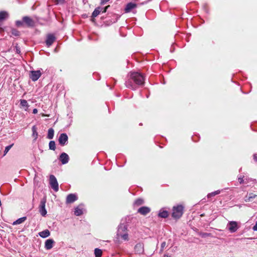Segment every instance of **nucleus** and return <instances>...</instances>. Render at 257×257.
<instances>
[{"label":"nucleus","instance_id":"nucleus-1","mask_svg":"<svg viewBox=\"0 0 257 257\" xmlns=\"http://www.w3.org/2000/svg\"><path fill=\"white\" fill-rule=\"evenodd\" d=\"M144 76L140 73L134 72L130 73L129 78L125 81L126 87L136 90L138 86H142L144 83Z\"/></svg>","mask_w":257,"mask_h":257},{"label":"nucleus","instance_id":"nucleus-2","mask_svg":"<svg viewBox=\"0 0 257 257\" xmlns=\"http://www.w3.org/2000/svg\"><path fill=\"white\" fill-rule=\"evenodd\" d=\"M184 212V206L182 205H177L172 208V216L173 218L178 219L183 215Z\"/></svg>","mask_w":257,"mask_h":257},{"label":"nucleus","instance_id":"nucleus-3","mask_svg":"<svg viewBox=\"0 0 257 257\" xmlns=\"http://www.w3.org/2000/svg\"><path fill=\"white\" fill-rule=\"evenodd\" d=\"M227 228L230 232L234 233L237 230L239 226L236 221H231L228 223Z\"/></svg>","mask_w":257,"mask_h":257},{"label":"nucleus","instance_id":"nucleus-4","mask_svg":"<svg viewBox=\"0 0 257 257\" xmlns=\"http://www.w3.org/2000/svg\"><path fill=\"white\" fill-rule=\"evenodd\" d=\"M50 184L51 188L57 192L59 190V185L56 177L53 175L50 176Z\"/></svg>","mask_w":257,"mask_h":257},{"label":"nucleus","instance_id":"nucleus-5","mask_svg":"<svg viewBox=\"0 0 257 257\" xmlns=\"http://www.w3.org/2000/svg\"><path fill=\"white\" fill-rule=\"evenodd\" d=\"M42 73L40 70H32L30 72V78L33 81H37L41 76Z\"/></svg>","mask_w":257,"mask_h":257},{"label":"nucleus","instance_id":"nucleus-6","mask_svg":"<svg viewBox=\"0 0 257 257\" xmlns=\"http://www.w3.org/2000/svg\"><path fill=\"white\" fill-rule=\"evenodd\" d=\"M46 202V199L44 197L40 202L39 206V211L42 216H45L47 214V211L45 208V204Z\"/></svg>","mask_w":257,"mask_h":257},{"label":"nucleus","instance_id":"nucleus-7","mask_svg":"<svg viewBox=\"0 0 257 257\" xmlns=\"http://www.w3.org/2000/svg\"><path fill=\"white\" fill-rule=\"evenodd\" d=\"M22 20L25 24L28 27H33L35 26V21L30 17H23Z\"/></svg>","mask_w":257,"mask_h":257},{"label":"nucleus","instance_id":"nucleus-8","mask_svg":"<svg viewBox=\"0 0 257 257\" xmlns=\"http://www.w3.org/2000/svg\"><path fill=\"white\" fill-rule=\"evenodd\" d=\"M68 136L65 134H61L58 139L59 143L61 146H64L66 145L68 143Z\"/></svg>","mask_w":257,"mask_h":257},{"label":"nucleus","instance_id":"nucleus-9","mask_svg":"<svg viewBox=\"0 0 257 257\" xmlns=\"http://www.w3.org/2000/svg\"><path fill=\"white\" fill-rule=\"evenodd\" d=\"M56 38L53 34H48L47 36L46 40V44L47 47H49L52 45L54 42L55 41Z\"/></svg>","mask_w":257,"mask_h":257},{"label":"nucleus","instance_id":"nucleus-10","mask_svg":"<svg viewBox=\"0 0 257 257\" xmlns=\"http://www.w3.org/2000/svg\"><path fill=\"white\" fill-rule=\"evenodd\" d=\"M127 226L124 224H121L118 227L117 231V236L118 238H119V236L123 234L124 232H126Z\"/></svg>","mask_w":257,"mask_h":257},{"label":"nucleus","instance_id":"nucleus-11","mask_svg":"<svg viewBox=\"0 0 257 257\" xmlns=\"http://www.w3.org/2000/svg\"><path fill=\"white\" fill-rule=\"evenodd\" d=\"M78 197L77 195L75 194H69L66 198V203H72L77 200Z\"/></svg>","mask_w":257,"mask_h":257},{"label":"nucleus","instance_id":"nucleus-12","mask_svg":"<svg viewBox=\"0 0 257 257\" xmlns=\"http://www.w3.org/2000/svg\"><path fill=\"white\" fill-rule=\"evenodd\" d=\"M150 211V208L147 206L141 207L138 210V212L143 215H146Z\"/></svg>","mask_w":257,"mask_h":257},{"label":"nucleus","instance_id":"nucleus-13","mask_svg":"<svg viewBox=\"0 0 257 257\" xmlns=\"http://www.w3.org/2000/svg\"><path fill=\"white\" fill-rule=\"evenodd\" d=\"M69 156L65 153H62L60 156V160L62 164H66L69 161Z\"/></svg>","mask_w":257,"mask_h":257},{"label":"nucleus","instance_id":"nucleus-14","mask_svg":"<svg viewBox=\"0 0 257 257\" xmlns=\"http://www.w3.org/2000/svg\"><path fill=\"white\" fill-rule=\"evenodd\" d=\"M135 251L139 254L144 252V244L142 243H138L135 246Z\"/></svg>","mask_w":257,"mask_h":257},{"label":"nucleus","instance_id":"nucleus-15","mask_svg":"<svg viewBox=\"0 0 257 257\" xmlns=\"http://www.w3.org/2000/svg\"><path fill=\"white\" fill-rule=\"evenodd\" d=\"M136 7L137 5L136 4L133 3H129L126 5L124 9V12L126 13H129L132 10Z\"/></svg>","mask_w":257,"mask_h":257},{"label":"nucleus","instance_id":"nucleus-16","mask_svg":"<svg viewBox=\"0 0 257 257\" xmlns=\"http://www.w3.org/2000/svg\"><path fill=\"white\" fill-rule=\"evenodd\" d=\"M54 241L52 239H48L46 240L45 243V248L46 249H50L53 246Z\"/></svg>","mask_w":257,"mask_h":257},{"label":"nucleus","instance_id":"nucleus-17","mask_svg":"<svg viewBox=\"0 0 257 257\" xmlns=\"http://www.w3.org/2000/svg\"><path fill=\"white\" fill-rule=\"evenodd\" d=\"M83 205L80 204L75 208L74 214L76 216H80L83 214Z\"/></svg>","mask_w":257,"mask_h":257},{"label":"nucleus","instance_id":"nucleus-18","mask_svg":"<svg viewBox=\"0 0 257 257\" xmlns=\"http://www.w3.org/2000/svg\"><path fill=\"white\" fill-rule=\"evenodd\" d=\"M169 215L168 211L167 210H165L163 209H161L159 211L158 216L163 218H167Z\"/></svg>","mask_w":257,"mask_h":257},{"label":"nucleus","instance_id":"nucleus-19","mask_svg":"<svg viewBox=\"0 0 257 257\" xmlns=\"http://www.w3.org/2000/svg\"><path fill=\"white\" fill-rule=\"evenodd\" d=\"M102 9L103 8H101L100 7H98L97 8H96L92 14V17H96L98 15L100 14L101 12L102 11Z\"/></svg>","mask_w":257,"mask_h":257},{"label":"nucleus","instance_id":"nucleus-20","mask_svg":"<svg viewBox=\"0 0 257 257\" xmlns=\"http://www.w3.org/2000/svg\"><path fill=\"white\" fill-rule=\"evenodd\" d=\"M39 234L41 237L46 238L50 235V232L48 229H46L39 232Z\"/></svg>","mask_w":257,"mask_h":257},{"label":"nucleus","instance_id":"nucleus-21","mask_svg":"<svg viewBox=\"0 0 257 257\" xmlns=\"http://www.w3.org/2000/svg\"><path fill=\"white\" fill-rule=\"evenodd\" d=\"M26 219H27V217L26 216L20 218L18 219L17 220H16V221H15L13 223V225H16L21 224V223H23Z\"/></svg>","mask_w":257,"mask_h":257},{"label":"nucleus","instance_id":"nucleus-22","mask_svg":"<svg viewBox=\"0 0 257 257\" xmlns=\"http://www.w3.org/2000/svg\"><path fill=\"white\" fill-rule=\"evenodd\" d=\"M9 16L8 13L6 11L0 12V22L7 19Z\"/></svg>","mask_w":257,"mask_h":257},{"label":"nucleus","instance_id":"nucleus-23","mask_svg":"<svg viewBox=\"0 0 257 257\" xmlns=\"http://www.w3.org/2000/svg\"><path fill=\"white\" fill-rule=\"evenodd\" d=\"M32 132H33L32 136L34 138V140L36 141L37 139L38 136L36 126L35 125H34L32 127Z\"/></svg>","mask_w":257,"mask_h":257},{"label":"nucleus","instance_id":"nucleus-24","mask_svg":"<svg viewBox=\"0 0 257 257\" xmlns=\"http://www.w3.org/2000/svg\"><path fill=\"white\" fill-rule=\"evenodd\" d=\"M54 131L52 128H50L48 130L47 138L49 139H52L54 137Z\"/></svg>","mask_w":257,"mask_h":257},{"label":"nucleus","instance_id":"nucleus-25","mask_svg":"<svg viewBox=\"0 0 257 257\" xmlns=\"http://www.w3.org/2000/svg\"><path fill=\"white\" fill-rule=\"evenodd\" d=\"M256 197H257V195L253 194H250L248 196V197H246L245 198V202H250L254 198H255Z\"/></svg>","mask_w":257,"mask_h":257},{"label":"nucleus","instance_id":"nucleus-26","mask_svg":"<svg viewBox=\"0 0 257 257\" xmlns=\"http://www.w3.org/2000/svg\"><path fill=\"white\" fill-rule=\"evenodd\" d=\"M49 147L50 150L54 151L56 149V144L54 141H51L49 144Z\"/></svg>","mask_w":257,"mask_h":257},{"label":"nucleus","instance_id":"nucleus-27","mask_svg":"<svg viewBox=\"0 0 257 257\" xmlns=\"http://www.w3.org/2000/svg\"><path fill=\"white\" fill-rule=\"evenodd\" d=\"M95 257H101L102 255V250L99 248H95L94 250Z\"/></svg>","mask_w":257,"mask_h":257},{"label":"nucleus","instance_id":"nucleus-28","mask_svg":"<svg viewBox=\"0 0 257 257\" xmlns=\"http://www.w3.org/2000/svg\"><path fill=\"white\" fill-rule=\"evenodd\" d=\"M20 104L22 106L26 107L27 108H28V107L29 106L27 101L25 99H21L20 100Z\"/></svg>","mask_w":257,"mask_h":257},{"label":"nucleus","instance_id":"nucleus-29","mask_svg":"<svg viewBox=\"0 0 257 257\" xmlns=\"http://www.w3.org/2000/svg\"><path fill=\"white\" fill-rule=\"evenodd\" d=\"M144 203V200L142 199H137L135 202L134 205L136 206H140Z\"/></svg>","mask_w":257,"mask_h":257},{"label":"nucleus","instance_id":"nucleus-30","mask_svg":"<svg viewBox=\"0 0 257 257\" xmlns=\"http://www.w3.org/2000/svg\"><path fill=\"white\" fill-rule=\"evenodd\" d=\"M220 193V191L219 190H217V191H215L214 192H211L210 193H209L207 195V197L208 198H210V197H211L212 196H214L216 195L219 194Z\"/></svg>","mask_w":257,"mask_h":257},{"label":"nucleus","instance_id":"nucleus-31","mask_svg":"<svg viewBox=\"0 0 257 257\" xmlns=\"http://www.w3.org/2000/svg\"><path fill=\"white\" fill-rule=\"evenodd\" d=\"M13 145H14V144H12L9 146H7L5 148L4 156H5L8 153V152L12 148V147L13 146Z\"/></svg>","mask_w":257,"mask_h":257},{"label":"nucleus","instance_id":"nucleus-32","mask_svg":"<svg viewBox=\"0 0 257 257\" xmlns=\"http://www.w3.org/2000/svg\"><path fill=\"white\" fill-rule=\"evenodd\" d=\"M119 238H121L124 240H128V234H127V232H124L123 234L120 235Z\"/></svg>","mask_w":257,"mask_h":257},{"label":"nucleus","instance_id":"nucleus-33","mask_svg":"<svg viewBox=\"0 0 257 257\" xmlns=\"http://www.w3.org/2000/svg\"><path fill=\"white\" fill-rule=\"evenodd\" d=\"M24 24V22L23 21H17L16 22V25L18 27H20V26H22Z\"/></svg>","mask_w":257,"mask_h":257},{"label":"nucleus","instance_id":"nucleus-34","mask_svg":"<svg viewBox=\"0 0 257 257\" xmlns=\"http://www.w3.org/2000/svg\"><path fill=\"white\" fill-rule=\"evenodd\" d=\"M55 2L56 4H64L65 2V0H55Z\"/></svg>","mask_w":257,"mask_h":257},{"label":"nucleus","instance_id":"nucleus-35","mask_svg":"<svg viewBox=\"0 0 257 257\" xmlns=\"http://www.w3.org/2000/svg\"><path fill=\"white\" fill-rule=\"evenodd\" d=\"M243 177L244 176L241 175L239 177H238V180L240 184H242L243 183Z\"/></svg>","mask_w":257,"mask_h":257},{"label":"nucleus","instance_id":"nucleus-36","mask_svg":"<svg viewBox=\"0 0 257 257\" xmlns=\"http://www.w3.org/2000/svg\"><path fill=\"white\" fill-rule=\"evenodd\" d=\"M210 233H203L202 234L201 236L202 237H206L207 236H210Z\"/></svg>","mask_w":257,"mask_h":257},{"label":"nucleus","instance_id":"nucleus-37","mask_svg":"<svg viewBox=\"0 0 257 257\" xmlns=\"http://www.w3.org/2000/svg\"><path fill=\"white\" fill-rule=\"evenodd\" d=\"M166 242L164 241L161 243V250H163L165 246H166Z\"/></svg>","mask_w":257,"mask_h":257},{"label":"nucleus","instance_id":"nucleus-38","mask_svg":"<svg viewBox=\"0 0 257 257\" xmlns=\"http://www.w3.org/2000/svg\"><path fill=\"white\" fill-rule=\"evenodd\" d=\"M109 7V6H107L104 8H103L102 11H101L102 13H105L107 11V8Z\"/></svg>","mask_w":257,"mask_h":257},{"label":"nucleus","instance_id":"nucleus-39","mask_svg":"<svg viewBox=\"0 0 257 257\" xmlns=\"http://www.w3.org/2000/svg\"><path fill=\"white\" fill-rule=\"evenodd\" d=\"M252 229L254 231H257V221H256L255 225L253 226Z\"/></svg>","mask_w":257,"mask_h":257},{"label":"nucleus","instance_id":"nucleus-40","mask_svg":"<svg viewBox=\"0 0 257 257\" xmlns=\"http://www.w3.org/2000/svg\"><path fill=\"white\" fill-rule=\"evenodd\" d=\"M109 1V0H101L100 4L103 5V4L106 3L107 2H108Z\"/></svg>","mask_w":257,"mask_h":257},{"label":"nucleus","instance_id":"nucleus-41","mask_svg":"<svg viewBox=\"0 0 257 257\" xmlns=\"http://www.w3.org/2000/svg\"><path fill=\"white\" fill-rule=\"evenodd\" d=\"M13 34L15 36H18L19 35V32L17 31H14L13 32Z\"/></svg>","mask_w":257,"mask_h":257},{"label":"nucleus","instance_id":"nucleus-42","mask_svg":"<svg viewBox=\"0 0 257 257\" xmlns=\"http://www.w3.org/2000/svg\"><path fill=\"white\" fill-rule=\"evenodd\" d=\"M37 112H38V110H37V108H34V109H33V113L34 114H36V113H37Z\"/></svg>","mask_w":257,"mask_h":257},{"label":"nucleus","instance_id":"nucleus-43","mask_svg":"<svg viewBox=\"0 0 257 257\" xmlns=\"http://www.w3.org/2000/svg\"><path fill=\"white\" fill-rule=\"evenodd\" d=\"M253 159L255 161H257V154L253 155Z\"/></svg>","mask_w":257,"mask_h":257},{"label":"nucleus","instance_id":"nucleus-44","mask_svg":"<svg viewBox=\"0 0 257 257\" xmlns=\"http://www.w3.org/2000/svg\"><path fill=\"white\" fill-rule=\"evenodd\" d=\"M164 257H169V256H168L167 255H165Z\"/></svg>","mask_w":257,"mask_h":257}]
</instances>
